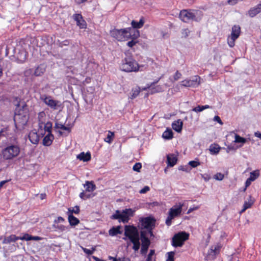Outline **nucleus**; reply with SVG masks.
I'll return each instance as SVG.
<instances>
[{"label": "nucleus", "mask_w": 261, "mask_h": 261, "mask_svg": "<svg viewBox=\"0 0 261 261\" xmlns=\"http://www.w3.org/2000/svg\"><path fill=\"white\" fill-rule=\"evenodd\" d=\"M29 119L28 111L27 106H23V110H19L18 113H16L14 120L15 126L18 128H23L25 126Z\"/></svg>", "instance_id": "obj_5"}, {"label": "nucleus", "mask_w": 261, "mask_h": 261, "mask_svg": "<svg viewBox=\"0 0 261 261\" xmlns=\"http://www.w3.org/2000/svg\"><path fill=\"white\" fill-rule=\"evenodd\" d=\"M73 18L76 22V24L81 29L85 28L86 27V23L85 20L83 19V17L80 14H76L73 15Z\"/></svg>", "instance_id": "obj_14"}, {"label": "nucleus", "mask_w": 261, "mask_h": 261, "mask_svg": "<svg viewBox=\"0 0 261 261\" xmlns=\"http://www.w3.org/2000/svg\"><path fill=\"white\" fill-rule=\"evenodd\" d=\"M140 91L141 90L139 87H136V88L132 89L130 98L131 99L135 98L139 95Z\"/></svg>", "instance_id": "obj_33"}, {"label": "nucleus", "mask_w": 261, "mask_h": 261, "mask_svg": "<svg viewBox=\"0 0 261 261\" xmlns=\"http://www.w3.org/2000/svg\"><path fill=\"white\" fill-rule=\"evenodd\" d=\"M141 223L142 228H146L148 229L147 233L150 234V237L153 236L152 229L154 226L155 220L150 217L145 218H141L139 220Z\"/></svg>", "instance_id": "obj_9"}, {"label": "nucleus", "mask_w": 261, "mask_h": 261, "mask_svg": "<svg viewBox=\"0 0 261 261\" xmlns=\"http://www.w3.org/2000/svg\"><path fill=\"white\" fill-rule=\"evenodd\" d=\"M129 240L133 244V249L136 251H138L140 247L139 234L131 237Z\"/></svg>", "instance_id": "obj_16"}, {"label": "nucleus", "mask_w": 261, "mask_h": 261, "mask_svg": "<svg viewBox=\"0 0 261 261\" xmlns=\"http://www.w3.org/2000/svg\"><path fill=\"white\" fill-rule=\"evenodd\" d=\"M221 148L217 144H213L210 145L209 150L212 154H216L219 153Z\"/></svg>", "instance_id": "obj_25"}, {"label": "nucleus", "mask_w": 261, "mask_h": 261, "mask_svg": "<svg viewBox=\"0 0 261 261\" xmlns=\"http://www.w3.org/2000/svg\"><path fill=\"white\" fill-rule=\"evenodd\" d=\"M237 148V147L233 145H228L226 148V152L228 153L230 150H236Z\"/></svg>", "instance_id": "obj_59"}, {"label": "nucleus", "mask_w": 261, "mask_h": 261, "mask_svg": "<svg viewBox=\"0 0 261 261\" xmlns=\"http://www.w3.org/2000/svg\"><path fill=\"white\" fill-rule=\"evenodd\" d=\"M200 77L198 76H195L192 79H186L181 82L180 85L184 87H196L200 84Z\"/></svg>", "instance_id": "obj_11"}, {"label": "nucleus", "mask_w": 261, "mask_h": 261, "mask_svg": "<svg viewBox=\"0 0 261 261\" xmlns=\"http://www.w3.org/2000/svg\"><path fill=\"white\" fill-rule=\"evenodd\" d=\"M108 258L109 260H111L112 261H130V259L129 258L125 257H121L117 259L116 257L111 256H109Z\"/></svg>", "instance_id": "obj_40"}, {"label": "nucleus", "mask_w": 261, "mask_h": 261, "mask_svg": "<svg viewBox=\"0 0 261 261\" xmlns=\"http://www.w3.org/2000/svg\"><path fill=\"white\" fill-rule=\"evenodd\" d=\"M15 144L8 145L2 150V156L5 160H11L17 158L20 152V148L17 142L16 138H14Z\"/></svg>", "instance_id": "obj_2"}, {"label": "nucleus", "mask_w": 261, "mask_h": 261, "mask_svg": "<svg viewBox=\"0 0 261 261\" xmlns=\"http://www.w3.org/2000/svg\"><path fill=\"white\" fill-rule=\"evenodd\" d=\"M55 128H60V129L64 130H67V131H68L69 132H70V127L66 126L62 123H59V122H56L55 123Z\"/></svg>", "instance_id": "obj_35"}, {"label": "nucleus", "mask_w": 261, "mask_h": 261, "mask_svg": "<svg viewBox=\"0 0 261 261\" xmlns=\"http://www.w3.org/2000/svg\"><path fill=\"white\" fill-rule=\"evenodd\" d=\"M201 12L195 10H182L179 13L180 19L185 22L199 21L202 17Z\"/></svg>", "instance_id": "obj_3"}, {"label": "nucleus", "mask_w": 261, "mask_h": 261, "mask_svg": "<svg viewBox=\"0 0 261 261\" xmlns=\"http://www.w3.org/2000/svg\"><path fill=\"white\" fill-rule=\"evenodd\" d=\"M250 199L248 201H245L243 205V208L241 211V213L244 212L247 209L251 207L254 203V200L251 199V196H249Z\"/></svg>", "instance_id": "obj_30"}, {"label": "nucleus", "mask_w": 261, "mask_h": 261, "mask_svg": "<svg viewBox=\"0 0 261 261\" xmlns=\"http://www.w3.org/2000/svg\"><path fill=\"white\" fill-rule=\"evenodd\" d=\"M114 137V133L110 130L108 131V134L106 138L104 139V141L109 144L112 142L113 139Z\"/></svg>", "instance_id": "obj_32"}, {"label": "nucleus", "mask_w": 261, "mask_h": 261, "mask_svg": "<svg viewBox=\"0 0 261 261\" xmlns=\"http://www.w3.org/2000/svg\"><path fill=\"white\" fill-rule=\"evenodd\" d=\"M241 34V27L239 25H234L231 28L230 35L227 38V43L229 47H232L235 45V41Z\"/></svg>", "instance_id": "obj_8"}, {"label": "nucleus", "mask_w": 261, "mask_h": 261, "mask_svg": "<svg viewBox=\"0 0 261 261\" xmlns=\"http://www.w3.org/2000/svg\"><path fill=\"white\" fill-rule=\"evenodd\" d=\"M33 70L32 69H28L25 70L24 72V75L25 76H29L32 74Z\"/></svg>", "instance_id": "obj_58"}, {"label": "nucleus", "mask_w": 261, "mask_h": 261, "mask_svg": "<svg viewBox=\"0 0 261 261\" xmlns=\"http://www.w3.org/2000/svg\"><path fill=\"white\" fill-rule=\"evenodd\" d=\"M53 227L56 229V230H59L61 231H65L67 228L68 227H66L63 225H56V224H54L53 225Z\"/></svg>", "instance_id": "obj_39"}, {"label": "nucleus", "mask_w": 261, "mask_h": 261, "mask_svg": "<svg viewBox=\"0 0 261 261\" xmlns=\"http://www.w3.org/2000/svg\"><path fill=\"white\" fill-rule=\"evenodd\" d=\"M183 206L184 203H179V205H174L169 209L168 216L166 220L167 225L170 226L172 224V220L181 215Z\"/></svg>", "instance_id": "obj_6"}, {"label": "nucleus", "mask_w": 261, "mask_h": 261, "mask_svg": "<svg viewBox=\"0 0 261 261\" xmlns=\"http://www.w3.org/2000/svg\"><path fill=\"white\" fill-rule=\"evenodd\" d=\"M204 109H203V108L202 107V106H199L198 105V106L194 108L193 109H192V111L195 112H201L202 111H203Z\"/></svg>", "instance_id": "obj_55"}, {"label": "nucleus", "mask_w": 261, "mask_h": 261, "mask_svg": "<svg viewBox=\"0 0 261 261\" xmlns=\"http://www.w3.org/2000/svg\"><path fill=\"white\" fill-rule=\"evenodd\" d=\"M259 171L255 170L250 173V177L249 178H250V180L254 181L259 176Z\"/></svg>", "instance_id": "obj_37"}, {"label": "nucleus", "mask_w": 261, "mask_h": 261, "mask_svg": "<svg viewBox=\"0 0 261 261\" xmlns=\"http://www.w3.org/2000/svg\"><path fill=\"white\" fill-rule=\"evenodd\" d=\"M51 128H52V123L50 122H47L44 125V130H45V131L47 132L48 133V134L51 133Z\"/></svg>", "instance_id": "obj_44"}, {"label": "nucleus", "mask_w": 261, "mask_h": 261, "mask_svg": "<svg viewBox=\"0 0 261 261\" xmlns=\"http://www.w3.org/2000/svg\"><path fill=\"white\" fill-rule=\"evenodd\" d=\"M80 197L83 199V200H85V199H87L88 198H89L90 197V194H88V195H86L85 192L84 191H83L82 192H81L80 194Z\"/></svg>", "instance_id": "obj_52"}, {"label": "nucleus", "mask_w": 261, "mask_h": 261, "mask_svg": "<svg viewBox=\"0 0 261 261\" xmlns=\"http://www.w3.org/2000/svg\"><path fill=\"white\" fill-rule=\"evenodd\" d=\"M121 213L119 210H117L115 214L112 215L111 217V218L112 219H120Z\"/></svg>", "instance_id": "obj_45"}, {"label": "nucleus", "mask_w": 261, "mask_h": 261, "mask_svg": "<svg viewBox=\"0 0 261 261\" xmlns=\"http://www.w3.org/2000/svg\"><path fill=\"white\" fill-rule=\"evenodd\" d=\"M29 139L31 142L34 144H37L39 141V137L36 130H32L29 134Z\"/></svg>", "instance_id": "obj_15"}, {"label": "nucleus", "mask_w": 261, "mask_h": 261, "mask_svg": "<svg viewBox=\"0 0 261 261\" xmlns=\"http://www.w3.org/2000/svg\"><path fill=\"white\" fill-rule=\"evenodd\" d=\"M122 213L129 217L133 216L134 211L131 208H126L123 210Z\"/></svg>", "instance_id": "obj_41"}, {"label": "nucleus", "mask_w": 261, "mask_h": 261, "mask_svg": "<svg viewBox=\"0 0 261 261\" xmlns=\"http://www.w3.org/2000/svg\"><path fill=\"white\" fill-rule=\"evenodd\" d=\"M149 190H150V188L148 186H145L143 189H142L139 191V193L140 194H144V193H146L147 192L149 191Z\"/></svg>", "instance_id": "obj_57"}, {"label": "nucleus", "mask_w": 261, "mask_h": 261, "mask_svg": "<svg viewBox=\"0 0 261 261\" xmlns=\"http://www.w3.org/2000/svg\"><path fill=\"white\" fill-rule=\"evenodd\" d=\"M44 102L51 109L56 110L59 106L60 102L53 99L51 97H46L44 99Z\"/></svg>", "instance_id": "obj_13"}, {"label": "nucleus", "mask_w": 261, "mask_h": 261, "mask_svg": "<svg viewBox=\"0 0 261 261\" xmlns=\"http://www.w3.org/2000/svg\"><path fill=\"white\" fill-rule=\"evenodd\" d=\"M54 139V135L51 134H48L43 140V145L46 146H50Z\"/></svg>", "instance_id": "obj_21"}, {"label": "nucleus", "mask_w": 261, "mask_h": 261, "mask_svg": "<svg viewBox=\"0 0 261 261\" xmlns=\"http://www.w3.org/2000/svg\"><path fill=\"white\" fill-rule=\"evenodd\" d=\"M231 133H234L235 134L234 142L237 143H241L240 145V147H242L243 145L247 142L246 139L241 137L237 134L234 133V131L232 132Z\"/></svg>", "instance_id": "obj_23"}, {"label": "nucleus", "mask_w": 261, "mask_h": 261, "mask_svg": "<svg viewBox=\"0 0 261 261\" xmlns=\"http://www.w3.org/2000/svg\"><path fill=\"white\" fill-rule=\"evenodd\" d=\"M150 93L151 94L155 93H158L163 91V89L162 87L160 86H156L154 87H152L150 89Z\"/></svg>", "instance_id": "obj_36"}, {"label": "nucleus", "mask_w": 261, "mask_h": 261, "mask_svg": "<svg viewBox=\"0 0 261 261\" xmlns=\"http://www.w3.org/2000/svg\"><path fill=\"white\" fill-rule=\"evenodd\" d=\"M46 70V66L44 64L39 65L35 70L33 74L36 76L42 75Z\"/></svg>", "instance_id": "obj_17"}, {"label": "nucleus", "mask_w": 261, "mask_h": 261, "mask_svg": "<svg viewBox=\"0 0 261 261\" xmlns=\"http://www.w3.org/2000/svg\"><path fill=\"white\" fill-rule=\"evenodd\" d=\"M201 177L205 181H208L211 179V176L207 174H201Z\"/></svg>", "instance_id": "obj_60"}, {"label": "nucleus", "mask_w": 261, "mask_h": 261, "mask_svg": "<svg viewBox=\"0 0 261 261\" xmlns=\"http://www.w3.org/2000/svg\"><path fill=\"white\" fill-rule=\"evenodd\" d=\"M144 23L143 18H141L139 22L133 20L131 22L133 29L135 30V29H140L141 28Z\"/></svg>", "instance_id": "obj_24"}, {"label": "nucleus", "mask_w": 261, "mask_h": 261, "mask_svg": "<svg viewBox=\"0 0 261 261\" xmlns=\"http://www.w3.org/2000/svg\"><path fill=\"white\" fill-rule=\"evenodd\" d=\"M167 160L168 166L173 167L176 164L177 158L174 154H170L167 155Z\"/></svg>", "instance_id": "obj_19"}, {"label": "nucleus", "mask_w": 261, "mask_h": 261, "mask_svg": "<svg viewBox=\"0 0 261 261\" xmlns=\"http://www.w3.org/2000/svg\"><path fill=\"white\" fill-rule=\"evenodd\" d=\"M257 10L258 13H261V2L255 6Z\"/></svg>", "instance_id": "obj_64"}, {"label": "nucleus", "mask_w": 261, "mask_h": 261, "mask_svg": "<svg viewBox=\"0 0 261 261\" xmlns=\"http://www.w3.org/2000/svg\"><path fill=\"white\" fill-rule=\"evenodd\" d=\"M220 247H221L218 245L212 246L210 249V252H209V254H212L214 256L218 254L219 253Z\"/></svg>", "instance_id": "obj_31"}, {"label": "nucleus", "mask_w": 261, "mask_h": 261, "mask_svg": "<svg viewBox=\"0 0 261 261\" xmlns=\"http://www.w3.org/2000/svg\"><path fill=\"white\" fill-rule=\"evenodd\" d=\"M181 77V73H180L178 71H176V72L175 73L174 76H173V79H172V78H169V80L170 81L172 82V83H174L175 81H176L177 80H178L179 79H180Z\"/></svg>", "instance_id": "obj_38"}, {"label": "nucleus", "mask_w": 261, "mask_h": 261, "mask_svg": "<svg viewBox=\"0 0 261 261\" xmlns=\"http://www.w3.org/2000/svg\"><path fill=\"white\" fill-rule=\"evenodd\" d=\"M129 220V217L121 213V215L119 219V221H121L123 223H127Z\"/></svg>", "instance_id": "obj_49"}, {"label": "nucleus", "mask_w": 261, "mask_h": 261, "mask_svg": "<svg viewBox=\"0 0 261 261\" xmlns=\"http://www.w3.org/2000/svg\"><path fill=\"white\" fill-rule=\"evenodd\" d=\"M149 234L146 230H142L140 234V239L142 242L141 252L146 254L150 244V241L147 236Z\"/></svg>", "instance_id": "obj_10"}, {"label": "nucleus", "mask_w": 261, "mask_h": 261, "mask_svg": "<svg viewBox=\"0 0 261 261\" xmlns=\"http://www.w3.org/2000/svg\"><path fill=\"white\" fill-rule=\"evenodd\" d=\"M68 219L70 225L72 226H74L80 223V220L72 214H69Z\"/></svg>", "instance_id": "obj_26"}, {"label": "nucleus", "mask_w": 261, "mask_h": 261, "mask_svg": "<svg viewBox=\"0 0 261 261\" xmlns=\"http://www.w3.org/2000/svg\"><path fill=\"white\" fill-rule=\"evenodd\" d=\"M200 162L195 161H191L189 162V165H190L193 168H195L200 165Z\"/></svg>", "instance_id": "obj_51"}, {"label": "nucleus", "mask_w": 261, "mask_h": 261, "mask_svg": "<svg viewBox=\"0 0 261 261\" xmlns=\"http://www.w3.org/2000/svg\"><path fill=\"white\" fill-rule=\"evenodd\" d=\"M112 37L119 41H124L130 38H137L139 36V32L134 30L132 28L121 29H114L110 32Z\"/></svg>", "instance_id": "obj_1"}, {"label": "nucleus", "mask_w": 261, "mask_h": 261, "mask_svg": "<svg viewBox=\"0 0 261 261\" xmlns=\"http://www.w3.org/2000/svg\"><path fill=\"white\" fill-rule=\"evenodd\" d=\"M178 170L183 171H185L186 172H188L189 171V170H188V168L187 166H180L178 167Z\"/></svg>", "instance_id": "obj_62"}, {"label": "nucleus", "mask_w": 261, "mask_h": 261, "mask_svg": "<svg viewBox=\"0 0 261 261\" xmlns=\"http://www.w3.org/2000/svg\"><path fill=\"white\" fill-rule=\"evenodd\" d=\"M259 14L255 7H252L248 11V14L250 17H254Z\"/></svg>", "instance_id": "obj_34"}, {"label": "nucleus", "mask_w": 261, "mask_h": 261, "mask_svg": "<svg viewBox=\"0 0 261 261\" xmlns=\"http://www.w3.org/2000/svg\"><path fill=\"white\" fill-rule=\"evenodd\" d=\"M182 121L180 119H178L172 123V127L174 130L177 133H180L182 130Z\"/></svg>", "instance_id": "obj_18"}, {"label": "nucleus", "mask_w": 261, "mask_h": 261, "mask_svg": "<svg viewBox=\"0 0 261 261\" xmlns=\"http://www.w3.org/2000/svg\"><path fill=\"white\" fill-rule=\"evenodd\" d=\"M189 233L182 231L175 234L172 238V245L175 247H181L184 242L189 239Z\"/></svg>", "instance_id": "obj_7"}, {"label": "nucleus", "mask_w": 261, "mask_h": 261, "mask_svg": "<svg viewBox=\"0 0 261 261\" xmlns=\"http://www.w3.org/2000/svg\"><path fill=\"white\" fill-rule=\"evenodd\" d=\"M162 137L166 140H170L173 138V132L170 128L167 129L163 133Z\"/></svg>", "instance_id": "obj_28"}, {"label": "nucleus", "mask_w": 261, "mask_h": 261, "mask_svg": "<svg viewBox=\"0 0 261 261\" xmlns=\"http://www.w3.org/2000/svg\"><path fill=\"white\" fill-rule=\"evenodd\" d=\"M65 221V219L62 217H58L57 219L55 220L54 224L63 222Z\"/></svg>", "instance_id": "obj_61"}, {"label": "nucleus", "mask_w": 261, "mask_h": 261, "mask_svg": "<svg viewBox=\"0 0 261 261\" xmlns=\"http://www.w3.org/2000/svg\"><path fill=\"white\" fill-rule=\"evenodd\" d=\"M126 56V57L122 61L121 69L127 72L138 71L140 66L138 62L131 56Z\"/></svg>", "instance_id": "obj_4"}, {"label": "nucleus", "mask_w": 261, "mask_h": 261, "mask_svg": "<svg viewBox=\"0 0 261 261\" xmlns=\"http://www.w3.org/2000/svg\"><path fill=\"white\" fill-rule=\"evenodd\" d=\"M141 167V164L140 163H137L134 165L133 169L135 171L139 172Z\"/></svg>", "instance_id": "obj_50"}, {"label": "nucleus", "mask_w": 261, "mask_h": 261, "mask_svg": "<svg viewBox=\"0 0 261 261\" xmlns=\"http://www.w3.org/2000/svg\"><path fill=\"white\" fill-rule=\"evenodd\" d=\"M83 250L84 252L88 255L92 254L93 253L94 251H95L94 248H93L92 250H90L89 249L83 248Z\"/></svg>", "instance_id": "obj_54"}, {"label": "nucleus", "mask_w": 261, "mask_h": 261, "mask_svg": "<svg viewBox=\"0 0 261 261\" xmlns=\"http://www.w3.org/2000/svg\"><path fill=\"white\" fill-rule=\"evenodd\" d=\"M70 44V41L69 40H65L63 41H60L58 40L57 44L60 47H63L64 46H67Z\"/></svg>", "instance_id": "obj_43"}, {"label": "nucleus", "mask_w": 261, "mask_h": 261, "mask_svg": "<svg viewBox=\"0 0 261 261\" xmlns=\"http://www.w3.org/2000/svg\"><path fill=\"white\" fill-rule=\"evenodd\" d=\"M224 177V175L221 173H217L214 176V178L217 180H222Z\"/></svg>", "instance_id": "obj_47"}, {"label": "nucleus", "mask_w": 261, "mask_h": 261, "mask_svg": "<svg viewBox=\"0 0 261 261\" xmlns=\"http://www.w3.org/2000/svg\"><path fill=\"white\" fill-rule=\"evenodd\" d=\"M18 240H20V237H17L14 234H12L7 238H5L3 241V243L9 244L11 242H15Z\"/></svg>", "instance_id": "obj_22"}, {"label": "nucleus", "mask_w": 261, "mask_h": 261, "mask_svg": "<svg viewBox=\"0 0 261 261\" xmlns=\"http://www.w3.org/2000/svg\"><path fill=\"white\" fill-rule=\"evenodd\" d=\"M139 234L137 228L134 226L125 225L124 227V235L128 239Z\"/></svg>", "instance_id": "obj_12"}, {"label": "nucleus", "mask_w": 261, "mask_h": 261, "mask_svg": "<svg viewBox=\"0 0 261 261\" xmlns=\"http://www.w3.org/2000/svg\"><path fill=\"white\" fill-rule=\"evenodd\" d=\"M175 253L173 251L169 252L167 253L168 257L166 261H174V256Z\"/></svg>", "instance_id": "obj_48"}, {"label": "nucleus", "mask_w": 261, "mask_h": 261, "mask_svg": "<svg viewBox=\"0 0 261 261\" xmlns=\"http://www.w3.org/2000/svg\"><path fill=\"white\" fill-rule=\"evenodd\" d=\"M121 227L118 226L117 227H113L109 230V235L111 236H115L118 234H121L122 231L120 230Z\"/></svg>", "instance_id": "obj_27"}, {"label": "nucleus", "mask_w": 261, "mask_h": 261, "mask_svg": "<svg viewBox=\"0 0 261 261\" xmlns=\"http://www.w3.org/2000/svg\"><path fill=\"white\" fill-rule=\"evenodd\" d=\"M32 236L26 233L24 235H23V237H20V240H26V241H30L32 240Z\"/></svg>", "instance_id": "obj_53"}, {"label": "nucleus", "mask_w": 261, "mask_h": 261, "mask_svg": "<svg viewBox=\"0 0 261 261\" xmlns=\"http://www.w3.org/2000/svg\"><path fill=\"white\" fill-rule=\"evenodd\" d=\"M77 159L83 162H88L91 159V154L89 152H87L86 153L82 152L77 155Z\"/></svg>", "instance_id": "obj_20"}, {"label": "nucleus", "mask_w": 261, "mask_h": 261, "mask_svg": "<svg viewBox=\"0 0 261 261\" xmlns=\"http://www.w3.org/2000/svg\"><path fill=\"white\" fill-rule=\"evenodd\" d=\"M191 31L187 28L183 29L181 30V37L182 38H187L189 36L190 34Z\"/></svg>", "instance_id": "obj_42"}, {"label": "nucleus", "mask_w": 261, "mask_h": 261, "mask_svg": "<svg viewBox=\"0 0 261 261\" xmlns=\"http://www.w3.org/2000/svg\"><path fill=\"white\" fill-rule=\"evenodd\" d=\"M135 38H132L133 39L130 41H128L127 43V45L128 46H129V47H132L133 46H134L137 43V41H136V40H135Z\"/></svg>", "instance_id": "obj_56"}, {"label": "nucleus", "mask_w": 261, "mask_h": 261, "mask_svg": "<svg viewBox=\"0 0 261 261\" xmlns=\"http://www.w3.org/2000/svg\"><path fill=\"white\" fill-rule=\"evenodd\" d=\"M68 211L71 213L70 214H72V213L78 214L80 213V207L79 206H75L72 209L70 208H69Z\"/></svg>", "instance_id": "obj_46"}, {"label": "nucleus", "mask_w": 261, "mask_h": 261, "mask_svg": "<svg viewBox=\"0 0 261 261\" xmlns=\"http://www.w3.org/2000/svg\"><path fill=\"white\" fill-rule=\"evenodd\" d=\"M253 181L252 180H250V178H248L246 182H245V188L244 189V191H245L246 189V188L248 187V186H249L251 184V182Z\"/></svg>", "instance_id": "obj_63"}, {"label": "nucleus", "mask_w": 261, "mask_h": 261, "mask_svg": "<svg viewBox=\"0 0 261 261\" xmlns=\"http://www.w3.org/2000/svg\"><path fill=\"white\" fill-rule=\"evenodd\" d=\"M84 186L86 190L88 192H92L96 189V186L92 181H87Z\"/></svg>", "instance_id": "obj_29"}]
</instances>
